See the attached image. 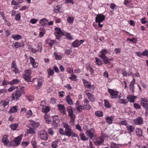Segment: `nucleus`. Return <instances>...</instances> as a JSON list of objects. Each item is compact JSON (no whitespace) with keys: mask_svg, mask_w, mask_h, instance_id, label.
<instances>
[{"mask_svg":"<svg viewBox=\"0 0 148 148\" xmlns=\"http://www.w3.org/2000/svg\"><path fill=\"white\" fill-rule=\"evenodd\" d=\"M127 128L129 132L131 133L134 131V127L132 125L128 126L127 127Z\"/></svg>","mask_w":148,"mask_h":148,"instance_id":"nucleus-42","label":"nucleus"},{"mask_svg":"<svg viewBox=\"0 0 148 148\" xmlns=\"http://www.w3.org/2000/svg\"><path fill=\"white\" fill-rule=\"evenodd\" d=\"M54 55L55 56V58L58 60H60L61 59V57L60 56H58L56 53H54Z\"/></svg>","mask_w":148,"mask_h":148,"instance_id":"nucleus-60","label":"nucleus"},{"mask_svg":"<svg viewBox=\"0 0 148 148\" xmlns=\"http://www.w3.org/2000/svg\"><path fill=\"white\" fill-rule=\"evenodd\" d=\"M39 136L42 140H46L48 138V135L46 131L42 130L40 132Z\"/></svg>","mask_w":148,"mask_h":148,"instance_id":"nucleus-4","label":"nucleus"},{"mask_svg":"<svg viewBox=\"0 0 148 148\" xmlns=\"http://www.w3.org/2000/svg\"><path fill=\"white\" fill-rule=\"evenodd\" d=\"M67 110L69 113V115L70 117V122L71 123H73L75 121V116L74 114L72 107L71 106L68 107L67 108Z\"/></svg>","mask_w":148,"mask_h":148,"instance_id":"nucleus-3","label":"nucleus"},{"mask_svg":"<svg viewBox=\"0 0 148 148\" xmlns=\"http://www.w3.org/2000/svg\"><path fill=\"white\" fill-rule=\"evenodd\" d=\"M80 136L81 138V139L84 140H86L88 139V138H87L86 137L84 134H80Z\"/></svg>","mask_w":148,"mask_h":148,"instance_id":"nucleus-53","label":"nucleus"},{"mask_svg":"<svg viewBox=\"0 0 148 148\" xmlns=\"http://www.w3.org/2000/svg\"><path fill=\"white\" fill-rule=\"evenodd\" d=\"M102 59L103 60V61L105 64H108L110 63L109 62V60H108V59L107 57H106V58Z\"/></svg>","mask_w":148,"mask_h":148,"instance_id":"nucleus-55","label":"nucleus"},{"mask_svg":"<svg viewBox=\"0 0 148 148\" xmlns=\"http://www.w3.org/2000/svg\"><path fill=\"white\" fill-rule=\"evenodd\" d=\"M18 126V125L17 123H14L10 125V127L13 130H15Z\"/></svg>","mask_w":148,"mask_h":148,"instance_id":"nucleus-37","label":"nucleus"},{"mask_svg":"<svg viewBox=\"0 0 148 148\" xmlns=\"http://www.w3.org/2000/svg\"><path fill=\"white\" fill-rule=\"evenodd\" d=\"M84 83L85 87H88L89 88H90L91 87V85L90 83L85 80L84 81Z\"/></svg>","mask_w":148,"mask_h":148,"instance_id":"nucleus-39","label":"nucleus"},{"mask_svg":"<svg viewBox=\"0 0 148 148\" xmlns=\"http://www.w3.org/2000/svg\"><path fill=\"white\" fill-rule=\"evenodd\" d=\"M50 110V109L48 106H44L42 108V112L46 114L48 113Z\"/></svg>","mask_w":148,"mask_h":148,"instance_id":"nucleus-29","label":"nucleus"},{"mask_svg":"<svg viewBox=\"0 0 148 148\" xmlns=\"http://www.w3.org/2000/svg\"><path fill=\"white\" fill-rule=\"evenodd\" d=\"M30 62L33 67L36 68L38 67V64L35 62V60L32 57H29Z\"/></svg>","mask_w":148,"mask_h":148,"instance_id":"nucleus-16","label":"nucleus"},{"mask_svg":"<svg viewBox=\"0 0 148 148\" xmlns=\"http://www.w3.org/2000/svg\"><path fill=\"white\" fill-rule=\"evenodd\" d=\"M105 16L103 15L99 14L97 15L95 18V22L96 23H101L105 19Z\"/></svg>","mask_w":148,"mask_h":148,"instance_id":"nucleus-8","label":"nucleus"},{"mask_svg":"<svg viewBox=\"0 0 148 148\" xmlns=\"http://www.w3.org/2000/svg\"><path fill=\"white\" fill-rule=\"evenodd\" d=\"M48 23V20L46 18H43L40 20L39 23L42 26H44L47 24Z\"/></svg>","mask_w":148,"mask_h":148,"instance_id":"nucleus-14","label":"nucleus"},{"mask_svg":"<svg viewBox=\"0 0 148 148\" xmlns=\"http://www.w3.org/2000/svg\"><path fill=\"white\" fill-rule=\"evenodd\" d=\"M12 38L14 40H18L22 38V36L19 35L13 34L12 35Z\"/></svg>","mask_w":148,"mask_h":148,"instance_id":"nucleus-20","label":"nucleus"},{"mask_svg":"<svg viewBox=\"0 0 148 148\" xmlns=\"http://www.w3.org/2000/svg\"><path fill=\"white\" fill-rule=\"evenodd\" d=\"M131 75L132 76L133 78L135 77H139L140 76V74L138 73H136L133 74L132 73H131Z\"/></svg>","mask_w":148,"mask_h":148,"instance_id":"nucleus-62","label":"nucleus"},{"mask_svg":"<svg viewBox=\"0 0 148 148\" xmlns=\"http://www.w3.org/2000/svg\"><path fill=\"white\" fill-rule=\"evenodd\" d=\"M77 110L79 112H81L83 109V106L82 105H79L77 106Z\"/></svg>","mask_w":148,"mask_h":148,"instance_id":"nucleus-61","label":"nucleus"},{"mask_svg":"<svg viewBox=\"0 0 148 148\" xmlns=\"http://www.w3.org/2000/svg\"><path fill=\"white\" fill-rule=\"evenodd\" d=\"M58 107L60 112L63 114H66V112L65 110V108L64 106L62 104H59L58 105Z\"/></svg>","mask_w":148,"mask_h":148,"instance_id":"nucleus-9","label":"nucleus"},{"mask_svg":"<svg viewBox=\"0 0 148 148\" xmlns=\"http://www.w3.org/2000/svg\"><path fill=\"white\" fill-rule=\"evenodd\" d=\"M108 91L112 96V98H118L120 97L118 95V92L114 91L112 89H108Z\"/></svg>","mask_w":148,"mask_h":148,"instance_id":"nucleus-6","label":"nucleus"},{"mask_svg":"<svg viewBox=\"0 0 148 148\" xmlns=\"http://www.w3.org/2000/svg\"><path fill=\"white\" fill-rule=\"evenodd\" d=\"M65 3L66 4L70 3L73 4L74 3V1L73 0H65Z\"/></svg>","mask_w":148,"mask_h":148,"instance_id":"nucleus-57","label":"nucleus"},{"mask_svg":"<svg viewBox=\"0 0 148 148\" xmlns=\"http://www.w3.org/2000/svg\"><path fill=\"white\" fill-rule=\"evenodd\" d=\"M83 109L86 110H89L91 108V106L89 104H86L83 106Z\"/></svg>","mask_w":148,"mask_h":148,"instance_id":"nucleus-40","label":"nucleus"},{"mask_svg":"<svg viewBox=\"0 0 148 148\" xmlns=\"http://www.w3.org/2000/svg\"><path fill=\"white\" fill-rule=\"evenodd\" d=\"M118 145L114 143H112L110 144L111 148H119Z\"/></svg>","mask_w":148,"mask_h":148,"instance_id":"nucleus-50","label":"nucleus"},{"mask_svg":"<svg viewBox=\"0 0 148 148\" xmlns=\"http://www.w3.org/2000/svg\"><path fill=\"white\" fill-rule=\"evenodd\" d=\"M67 22L70 23H73L74 20V18L73 17L69 16L67 19Z\"/></svg>","mask_w":148,"mask_h":148,"instance_id":"nucleus-46","label":"nucleus"},{"mask_svg":"<svg viewBox=\"0 0 148 148\" xmlns=\"http://www.w3.org/2000/svg\"><path fill=\"white\" fill-rule=\"evenodd\" d=\"M81 44V43L80 42H79V41L77 40L75 41L74 42H73L72 43V46L74 47H78Z\"/></svg>","mask_w":148,"mask_h":148,"instance_id":"nucleus-25","label":"nucleus"},{"mask_svg":"<svg viewBox=\"0 0 148 148\" xmlns=\"http://www.w3.org/2000/svg\"><path fill=\"white\" fill-rule=\"evenodd\" d=\"M8 136L7 135H4L1 139V141L4 145L6 147L9 146L10 143L8 139Z\"/></svg>","mask_w":148,"mask_h":148,"instance_id":"nucleus-5","label":"nucleus"},{"mask_svg":"<svg viewBox=\"0 0 148 148\" xmlns=\"http://www.w3.org/2000/svg\"><path fill=\"white\" fill-rule=\"evenodd\" d=\"M38 51H39L41 52L42 50V44L41 43L39 42L38 44Z\"/></svg>","mask_w":148,"mask_h":148,"instance_id":"nucleus-44","label":"nucleus"},{"mask_svg":"<svg viewBox=\"0 0 148 148\" xmlns=\"http://www.w3.org/2000/svg\"><path fill=\"white\" fill-rule=\"evenodd\" d=\"M21 15L20 13H18L16 15L15 19L16 21H19L20 20L21 18Z\"/></svg>","mask_w":148,"mask_h":148,"instance_id":"nucleus-47","label":"nucleus"},{"mask_svg":"<svg viewBox=\"0 0 148 148\" xmlns=\"http://www.w3.org/2000/svg\"><path fill=\"white\" fill-rule=\"evenodd\" d=\"M104 141V140L102 137H100L99 140H97L95 142V144L96 145H100Z\"/></svg>","mask_w":148,"mask_h":148,"instance_id":"nucleus-22","label":"nucleus"},{"mask_svg":"<svg viewBox=\"0 0 148 148\" xmlns=\"http://www.w3.org/2000/svg\"><path fill=\"white\" fill-rule=\"evenodd\" d=\"M14 46L15 48L17 49L21 47H23L24 46V44L23 43L21 44L18 42H16L14 43Z\"/></svg>","mask_w":148,"mask_h":148,"instance_id":"nucleus-24","label":"nucleus"},{"mask_svg":"<svg viewBox=\"0 0 148 148\" xmlns=\"http://www.w3.org/2000/svg\"><path fill=\"white\" fill-rule=\"evenodd\" d=\"M44 119L46 120V122L47 123H49L51 121L50 119L49 115L47 114H45L44 115Z\"/></svg>","mask_w":148,"mask_h":148,"instance_id":"nucleus-38","label":"nucleus"},{"mask_svg":"<svg viewBox=\"0 0 148 148\" xmlns=\"http://www.w3.org/2000/svg\"><path fill=\"white\" fill-rule=\"evenodd\" d=\"M62 124L63 127L65 128V135L68 137H78L77 135L74 133L73 130L70 128V126L68 124L63 122Z\"/></svg>","mask_w":148,"mask_h":148,"instance_id":"nucleus-1","label":"nucleus"},{"mask_svg":"<svg viewBox=\"0 0 148 148\" xmlns=\"http://www.w3.org/2000/svg\"><path fill=\"white\" fill-rule=\"evenodd\" d=\"M31 71L29 69H27L25 71V74H26L27 75H30L31 74Z\"/></svg>","mask_w":148,"mask_h":148,"instance_id":"nucleus-59","label":"nucleus"},{"mask_svg":"<svg viewBox=\"0 0 148 148\" xmlns=\"http://www.w3.org/2000/svg\"><path fill=\"white\" fill-rule=\"evenodd\" d=\"M20 81L18 79H15L12 80L11 81L9 82V84L11 85L16 84L19 83Z\"/></svg>","mask_w":148,"mask_h":148,"instance_id":"nucleus-31","label":"nucleus"},{"mask_svg":"<svg viewBox=\"0 0 148 148\" xmlns=\"http://www.w3.org/2000/svg\"><path fill=\"white\" fill-rule=\"evenodd\" d=\"M42 79H39L38 81V84L36 86V89L38 90L40 89V87L42 84Z\"/></svg>","mask_w":148,"mask_h":148,"instance_id":"nucleus-27","label":"nucleus"},{"mask_svg":"<svg viewBox=\"0 0 148 148\" xmlns=\"http://www.w3.org/2000/svg\"><path fill=\"white\" fill-rule=\"evenodd\" d=\"M104 106L108 108H110L111 107V105L109 103L108 101L107 100H104Z\"/></svg>","mask_w":148,"mask_h":148,"instance_id":"nucleus-35","label":"nucleus"},{"mask_svg":"<svg viewBox=\"0 0 148 148\" xmlns=\"http://www.w3.org/2000/svg\"><path fill=\"white\" fill-rule=\"evenodd\" d=\"M17 108L18 106H16L11 107L10 110L9 111V113H12L17 112L18 110Z\"/></svg>","mask_w":148,"mask_h":148,"instance_id":"nucleus-18","label":"nucleus"},{"mask_svg":"<svg viewBox=\"0 0 148 148\" xmlns=\"http://www.w3.org/2000/svg\"><path fill=\"white\" fill-rule=\"evenodd\" d=\"M95 115L98 116H103V112L101 111H97L95 112Z\"/></svg>","mask_w":148,"mask_h":148,"instance_id":"nucleus-49","label":"nucleus"},{"mask_svg":"<svg viewBox=\"0 0 148 148\" xmlns=\"http://www.w3.org/2000/svg\"><path fill=\"white\" fill-rule=\"evenodd\" d=\"M33 127L35 128L37 127H38L39 124L38 123L34 121L33 123Z\"/></svg>","mask_w":148,"mask_h":148,"instance_id":"nucleus-64","label":"nucleus"},{"mask_svg":"<svg viewBox=\"0 0 148 148\" xmlns=\"http://www.w3.org/2000/svg\"><path fill=\"white\" fill-rule=\"evenodd\" d=\"M69 79L73 81H75L77 80V77L74 75H72L71 76L69 77Z\"/></svg>","mask_w":148,"mask_h":148,"instance_id":"nucleus-54","label":"nucleus"},{"mask_svg":"<svg viewBox=\"0 0 148 148\" xmlns=\"http://www.w3.org/2000/svg\"><path fill=\"white\" fill-rule=\"evenodd\" d=\"M24 87L21 88L19 90H17L15 91L12 94V100H14L15 99L16 100H18L22 94L25 93V91L23 90V88Z\"/></svg>","mask_w":148,"mask_h":148,"instance_id":"nucleus-2","label":"nucleus"},{"mask_svg":"<svg viewBox=\"0 0 148 148\" xmlns=\"http://www.w3.org/2000/svg\"><path fill=\"white\" fill-rule=\"evenodd\" d=\"M95 59L96 60V62L97 65H100L102 64V62L101 60L100 59L97 58H96Z\"/></svg>","mask_w":148,"mask_h":148,"instance_id":"nucleus-43","label":"nucleus"},{"mask_svg":"<svg viewBox=\"0 0 148 148\" xmlns=\"http://www.w3.org/2000/svg\"><path fill=\"white\" fill-rule=\"evenodd\" d=\"M9 84V82H8L7 80H5V79L4 78L3 80V81L2 84L3 86H5Z\"/></svg>","mask_w":148,"mask_h":148,"instance_id":"nucleus-56","label":"nucleus"},{"mask_svg":"<svg viewBox=\"0 0 148 148\" xmlns=\"http://www.w3.org/2000/svg\"><path fill=\"white\" fill-rule=\"evenodd\" d=\"M26 114L28 116V117H30L32 116V112L31 110H29L27 111L26 112Z\"/></svg>","mask_w":148,"mask_h":148,"instance_id":"nucleus-58","label":"nucleus"},{"mask_svg":"<svg viewBox=\"0 0 148 148\" xmlns=\"http://www.w3.org/2000/svg\"><path fill=\"white\" fill-rule=\"evenodd\" d=\"M66 101L68 104L69 105H72L73 104V101L69 95L66 97Z\"/></svg>","mask_w":148,"mask_h":148,"instance_id":"nucleus-34","label":"nucleus"},{"mask_svg":"<svg viewBox=\"0 0 148 148\" xmlns=\"http://www.w3.org/2000/svg\"><path fill=\"white\" fill-rule=\"evenodd\" d=\"M86 69L87 71L89 70L90 71L91 74H92L93 73V69L90 66V64H87L86 66Z\"/></svg>","mask_w":148,"mask_h":148,"instance_id":"nucleus-28","label":"nucleus"},{"mask_svg":"<svg viewBox=\"0 0 148 148\" xmlns=\"http://www.w3.org/2000/svg\"><path fill=\"white\" fill-rule=\"evenodd\" d=\"M127 99L130 102H134L135 99L136 98V97L135 96L128 95L127 96Z\"/></svg>","mask_w":148,"mask_h":148,"instance_id":"nucleus-11","label":"nucleus"},{"mask_svg":"<svg viewBox=\"0 0 148 148\" xmlns=\"http://www.w3.org/2000/svg\"><path fill=\"white\" fill-rule=\"evenodd\" d=\"M55 30L56 31L55 34L59 35L61 36H63L64 35V33L61 31L60 29L56 28H55Z\"/></svg>","mask_w":148,"mask_h":148,"instance_id":"nucleus-19","label":"nucleus"},{"mask_svg":"<svg viewBox=\"0 0 148 148\" xmlns=\"http://www.w3.org/2000/svg\"><path fill=\"white\" fill-rule=\"evenodd\" d=\"M0 104L5 108L6 106L9 105V101L8 99L1 100L0 102Z\"/></svg>","mask_w":148,"mask_h":148,"instance_id":"nucleus-17","label":"nucleus"},{"mask_svg":"<svg viewBox=\"0 0 148 148\" xmlns=\"http://www.w3.org/2000/svg\"><path fill=\"white\" fill-rule=\"evenodd\" d=\"M58 141H54L51 144V147L52 148H56L57 147Z\"/></svg>","mask_w":148,"mask_h":148,"instance_id":"nucleus-52","label":"nucleus"},{"mask_svg":"<svg viewBox=\"0 0 148 148\" xmlns=\"http://www.w3.org/2000/svg\"><path fill=\"white\" fill-rule=\"evenodd\" d=\"M47 43H48L50 46H52L55 43V41L54 40L48 39L46 40Z\"/></svg>","mask_w":148,"mask_h":148,"instance_id":"nucleus-33","label":"nucleus"},{"mask_svg":"<svg viewBox=\"0 0 148 148\" xmlns=\"http://www.w3.org/2000/svg\"><path fill=\"white\" fill-rule=\"evenodd\" d=\"M127 40H129L130 41L135 43L137 42V39L136 38H134L132 39H130V38H128L127 39Z\"/></svg>","mask_w":148,"mask_h":148,"instance_id":"nucleus-48","label":"nucleus"},{"mask_svg":"<svg viewBox=\"0 0 148 148\" xmlns=\"http://www.w3.org/2000/svg\"><path fill=\"white\" fill-rule=\"evenodd\" d=\"M122 73L124 76H126L127 75L131 76V73L130 74L129 73H127L124 69H123L122 70Z\"/></svg>","mask_w":148,"mask_h":148,"instance_id":"nucleus-41","label":"nucleus"},{"mask_svg":"<svg viewBox=\"0 0 148 148\" xmlns=\"http://www.w3.org/2000/svg\"><path fill=\"white\" fill-rule=\"evenodd\" d=\"M85 94L87 95L88 98L91 101L93 102L95 101V99L94 98L93 96L90 93L86 92Z\"/></svg>","mask_w":148,"mask_h":148,"instance_id":"nucleus-21","label":"nucleus"},{"mask_svg":"<svg viewBox=\"0 0 148 148\" xmlns=\"http://www.w3.org/2000/svg\"><path fill=\"white\" fill-rule=\"evenodd\" d=\"M136 134L137 136L139 137L141 136L142 135V130L140 128H138L136 130Z\"/></svg>","mask_w":148,"mask_h":148,"instance_id":"nucleus-36","label":"nucleus"},{"mask_svg":"<svg viewBox=\"0 0 148 148\" xmlns=\"http://www.w3.org/2000/svg\"><path fill=\"white\" fill-rule=\"evenodd\" d=\"M148 102V100L146 98H141V99L140 103L142 106H144L146 103H147Z\"/></svg>","mask_w":148,"mask_h":148,"instance_id":"nucleus-23","label":"nucleus"},{"mask_svg":"<svg viewBox=\"0 0 148 148\" xmlns=\"http://www.w3.org/2000/svg\"><path fill=\"white\" fill-rule=\"evenodd\" d=\"M47 71L48 74V77L49 78L50 76H53V75L54 73L53 70L49 69H47Z\"/></svg>","mask_w":148,"mask_h":148,"instance_id":"nucleus-32","label":"nucleus"},{"mask_svg":"<svg viewBox=\"0 0 148 148\" xmlns=\"http://www.w3.org/2000/svg\"><path fill=\"white\" fill-rule=\"evenodd\" d=\"M134 107L136 109H140V106L139 104L136 103L134 104Z\"/></svg>","mask_w":148,"mask_h":148,"instance_id":"nucleus-63","label":"nucleus"},{"mask_svg":"<svg viewBox=\"0 0 148 148\" xmlns=\"http://www.w3.org/2000/svg\"><path fill=\"white\" fill-rule=\"evenodd\" d=\"M23 78L27 82H31V77L29 75H27L26 74L23 75Z\"/></svg>","mask_w":148,"mask_h":148,"instance_id":"nucleus-30","label":"nucleus"},{"mask_svg":"<svg viewBox=\"0 0 148 148\" xmlns=\"http://www.w3.org/2000/svg\"><path fill=\"white\" fill-rule=\"evenodd\" d=\"M12 70L15 73H18L19 70L17 67L16 63L15 60L12 61L11 66Z\"/></svg>","mask_w":148,"mask_h":148,"instance_id":"nucleus-7","label":"nucleus"},{"mask_svg":"<svg viewBox=\"0 0 148 148\" xmlns=\"http://www.w3.org/2000/svg\"><path fill=\"white\" fill-rule=\"evenodd\" d=\"M107 51L106 50H102L99 53L100 54L99 57L102 59H104L107 57L105 55L107 53Z\"/></svg>","mask_w":148,"mask_h":148,"instance_id":"nucleus-13","label":"nucleus"},{"mask_svg":"<svg viewBox=\"0 0 148 148\" xmlns=\"http://www.w3.org/2000/svg\"><path fill=\"white\" fill-rule=\"evenodd\" d=\"M118 102L120 103L126 104L127 101L125 99H119L118 100Z\"/></svg>","mask_w":148,"mask_h":148,"instance_id":"nucleus-45","label":"nucleus"},{"mask_svg":"<svg viewBox=\"0 0 148 148\" xmlns=\"http://www.w3.org/2000/svg\"><path fill=\"white\" fill-rule=\"evenodd\" d=\"M27 132L30 134H33L36 133V130L34 128H30L27 129Z\"/></svg>","mask_w":148,"mask_h":148,"instance_id":"nucleus-26","label":"nucleus"},{"mask_svg":"<svg viewBox=\"0 0 148 148\" xmlns=\"http://www.w3.org/2000/svg\"><path fill=\"white\" fill-rule=\"evenodd\" d=\"M143 119L141 117H139L137 118L134 119V121L137 125L141 124L143 122Z\"/></svg>","mask_w":148,"mask_h":148,"instance_id":"nucleus-12","label":"nucleus"},{"mask_svg":"<svg viewBox=\"0 0 148 148\" xmlns=\"http://www.w3.org/2000/svg\"><path fill=\"white\" fill-rule=\"evenodd\" d=\"M106 120L107 123L110 124L112 123V119L111 117H108L106 118Z\"/></svg>","mask_w":148,"mask_h":148,"instance_id":"nucleus-51","label":"nucleus"},{"mask_svg":"<svg viewBox=\"0 0 148 148\" xmlns=\"http://www.w3.org/2000/svg\"><path fill=\"white\" fill-rule=\"evenodd\" d=\"M22 135H20L15 138L14 140V142L15 143V146H17L20 144L22 139Z\"/></svg>","mask_w":148,"mask_h":148,"instance_id":"nucleus-15","label":"nucleus"},{"mask_svg":"<svg viewBox=\"0 0 148 148\" xmlns=\"http://www.w3.org/2000/svg\"><path fill=\"white\" fill-rule=\"evenodd\" d=\"M95 131L93 129L91 128L90 129L86 131V134L89 137L90 139H92L93 136Z\"/></svg>","mask_w":148,"mask_h":148,"instance_id":"nucleus-10","label":"nucleus"}]
</instances>
